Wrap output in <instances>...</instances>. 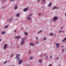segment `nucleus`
Here are the masks:
<instances>
[{
	"mask_svg": "<svg viewBox=\"0 0 66 66\" xmlns=\"http://www.w3.org/2000/svg\"><path fill=\"white\" fill-rule=\"evenodd\" d=\"M32 15V14H31L29 15L27 17V19L28 20H31V18L30 17Z\"/></svg>",
	"mask_w": 66,
	"mask_h": 66,
	"instance_id": "obj_1",
	"label": "nucleus"
},
{
	"mask_svg": "<svg viewBox=\"0 0 66 66\" xmlns=\"http://www.w3.org/2000/svg\"><path fill=\"white\" fill-rule=\"evenodd\" d=\"M26 38V37H24V38H23L22 39V42L21 43V45H22L24 43V39Z\"/></svg>",
	"mask_w": 66,
	"mask_h": 66,
	"instance_id": "obj_2",
	"label": "nucleus"
},
{
	"mask_svg": "<svg viewBox=\"0 0 66 66\" xmlns=\"http://www.w3.org/2000/svg\"><path fill=\"white\" fill-rule=\"evenodd\" d=\"M56 47L57 49H58L59 47H60V44L59 43H57L55 44Z\"/></svg>",
	"mask_w": 66,
	"mask_h": 66,
	"instance_id": "obj_3",
	"label": "nucleus"
},
{
	"mask_svg": "<svg viewBox=\"0 0 66 66\" xmlns=\"http://www.w3.org/2000/svg\"><path fill=\"white\" fill-rule=\"evenodd\" d=\"M22 62V60H20L18 62V64H19V65H20V64H21Z\"/></svg>",
	"mask_w": 66,
	"mask_h": 66,
	"instance_id": "obj_4",
	"label": "nucleus"
},
{
	"mask_svg": "<svg viewBox=\"0 0 66 66\" xmlns=\"http://www.w3.org/2000/svg\"><path fill=\"white\" fill-rule=\"evenodd\" d=\"M57 19V17L56 16L55 17L53 18V20L54 21H55V20H56Z\"/></svg>",
	"mask_w": 66,
	"mask_h": 66,
	"instance_id": "obj_5",
	"label": "nucleus"
},
{
	"mask_svg": "<svg viewBox=\"0 0 66 66\" xmlns=\"http://www.w3.org/2000/svg\"><path fill=\"white\" fill-rule=\"evenodd\" d=\"M20 55L19 54H17L16 55V56L15 57V58L16 59H17V58H18L19 57V56Z\"/></svg>",
	"mask_w": 66,
	"mask_h": 66,
	"instance_id": "obj_6",
	"label": "nucleus"
},
{
	"mask_svg": "<svg viewBox=\"0 0 66 66\" xmlns=\"http://www.w3.org/2000/svg\"><path fill=\"white\" fill-rule=\"evenodd\" d=\"M58 7H57L56 6H54V7L53 8V10H54V9H58Z\"/></svg>",
	"mask_w": 66,
	"mask_h": 66,
	"instance_id": "obj_7",
	"label": "nucleus"
},
{
	"mask_svg": "<svg viewBox=\"0 0 66 66\" xmlns=\"http://www.w3.org/2000/svg\"><path fill=\"white\" fill-rule=\"evenodd\" d=\"M28 10V8L24 9H23V11L24 12H26V11H27V10Z\"/></svg>",
	"mask_w": 66,
	"mask_h": 66,
	"instance_id": "obj_8",
	"label": "nucleus"
},
{
	"mask_svg": "<svg viewBox=\"0 0 66 66\" xmlns=\"http://www.w3.org/2000/svg\"><path fill=\"white\" fill-rule=\"evenodd\" d=\"M17 8V4H16L15 6V7L14 9L15 10H16Z\"/></svg>",
	"mask_w": 66,
	"mask_h": 66,
	"instance_id": "obj_9",
	"label": "nucleus"
},
{
	"mask_svg": "<svg viewBox=\"0 0 66 66\" xmlns=\"http://www.w3.org/2000/svg\"><path fill=\"white\" fill-rule=\"evenodd\" d=\"M15 38L16 39H19L20 38V36H16L15 37Z\"/></svg>",
	"mask_w": 66,
	"mask_h": 66,
	"instance_id": "obj_10",
	"label": "nucleus"
},
{
	"mask_svg": "<svg viewBox=\"0 0 66 66\" xmlns=\"http://www.w3.org/2000/svg\"><path fill=\"white\" fill-rule=\"evenodd\" d=\"M52 4V3H51V2H50L49 4L48 5V6L50 7V6Z\"/></svg>",
	"mask_w": 66,
	"mask_h": 66,
	"instance_id": "obj_11",
	"label": "nucleus"
},
{
	"mask_svg": "<svg viewBox=\"0 0 66 66\" xmlns=\"http://www.w3.org/2000/svg\"><path fill=\"white\" fill-rule=\"evenodd\" d=\"M7 47V45H6V44L4 46V49H6V48Z\"/></svg>",
	"mask_w": 66,
	"mask_h": 66,
	"instance_id": "obj_12",
	"label": "nucleus"
},
{
	"mask_svg": "<svg viewBox=\"0 0 66 66\" xmlns=\"http://www.w3.org/2000/svg\"><path fill=\"white\" fill-rule=\"evenodd\" d=\"M42 32V30H40L37 33V34H39V33H40L41 32Z\"/></svg>",
	"mask_w": 66,
	"mask_h": 66,
	"instance_id": "obj_13",
	"label": "nucleus"
},
{
	"mask_svg": "<svg viewBox=\"0 0 66 66\" xmlns=\"http://www.w3.org/2000/svg\"><path fill=\"white\" fill-rule=\"evenodd\" d=\"M39 63H41L42 62V60L41 59L39 60Z\"/></svg>",
	"mask_w": 66,
	"mask_h": 66,
	"instance_id": "obj_14",
	"label": "nucleus"
},
{
	"mask_svg": "<svg viewBox=\"0 0 66 66\" xmlns=\"http://www.w3.org/2000/svg\"><path fill=\"white\" fill-rule=\"evenodd\" d=\"M19 13H18L16 14V16L17 17H18L19 16Z\"/></svg>",
	"mask_w": 66,
	"mask_h": 66,
	"instance_id": "obj_15",
	"label": "nucleus"
},
{
	"mask_svg": "<svg viewBox=\"0 0 66 66\" xmlns=\"http://www.w3.org/2000/svg\"><path fill=\"white\" fill-rule=\"evenodd\" d=\"M65 40H66V38H65L63 40H62V42H63L65 41Z\"/></svg>",
	"mask_w": 66,
	"mask_h": 66,
	"instance_id": "obj_16",
	"label": "nucleus"
},
{
	"mask_svg": "<svg viewBox=\"0 0 66 66\" xmlns=\"http://www.w3.org/2000/svg\"><path fill=\"white\" fill-rule=\"evenodd\" d=\"M12 20H13V18H12L9 19V21H12Z\"/></svg>",
	"mask_w": 66,
	"mask_h": 66,
	"instance_id": "obj_17",
	"label": "nucleus"
},
{
	"mask_svg": "<svg viewBox=\"0 0 66 66\" xmlns=\"http://www.w3.org/2000/svg\"><path fill=\"white\" fill-rule=\"evenodd\" d=\"M30 46H34V44L32 43H31L30 44Z\"/></svg>",
	"mask_w": 66,
	"mask_h": 66,
	"instance_id": "obj_18",
	"label": "nucleus"
},
{
	"mask_svg": "<svg viewBox=\"0 0 66 66\" xmlns=\"http://www.w3.org/2000/svg\"><path fill=\"white\" fill-rule=\"evenodd\" d=\"M5 33V31H3V32H2V35L4 34Z\"/></svg>",
	"mask_w": 66,
	"mask_h": 66,
	"instance_id": "obj_19",
	"label": "nucleus"
},
{
	"mask_svg": "<svg viewBox=\"0 0 66 66\" xmlns=\"http://www.w3.org/2000/svg\"><path fill=\"white\" fill-rule=\"evenodd\" d=\"M53 35V33H51L50 34V35H51V36H52V35Z\"/></svg>",
	"mask_w": 66,
	"mask_h": 66,
	"instance_id": "obj_20",
	"label": "nucleus"
},
{
	"mask_svg": "<svg viewBox=\"0 0 66 66\" xmlns=\"http://www.w3.org/2000/svg\"><path fill=\"white\" fill-rule=\"evenodd\" d=\"M8 27V26L7 25L5 26V28H7Z\"/></svg>",
	"mask_w": 66,
	"mask_h": 66,
	"instance_id": "obj_21",
	"label": "nucleus"
},
{
	"mask_svg": "<svg viewBox=\"0 0 66 66\" xmlns=\"http://www.w3.org/2000/svg\"><path fill=\"white\" fill-rule=\"evenodd\" d=\"M45 40H46V37H44L43 39V40L44 41Z\"/></svg>",
	"mask_w": 66,
	"mask_h": 66,
	"instance_id": "obj_22",
	"label": "nucleus"
},
{
	"mask_svg": "<svg viewBox=\"0 0 66 66\" xmlns=\"http://www.w3.org/2000/svg\"><path fill=\"white\" fill-rule=\"evenodd\" d=\"M30 60H32L33 59V57H30Z\"/></svg>",
	"mask_w": 66,
	"mask_h": 66,
	"instance_id": "obj_23",
	"label": "nucleus"
},
{
	"mask_svg": "<svg viewBox=\"0 0 66 66\" xmlns=\"http://www.w3.org/2000/svg\"><path fill=\"white\" fill-rule=\"evenodd\" d=\"M20 60V58H18L17 59V61H18Z\"/></svg>",
	"mask_w": 66,
	"mask_h": 66,
	"instance_id": "obj_24",
	"label": "nucleus"
},
{
	"mask_svg": "<svg viewBox=\"0 0 66 66\" xmlns=\"http://www.w3.org/2000/svg\"><path fill=\"white\" fill-rule=\"evenodd\" d=\"M13 54H12L10 56V57H12L13 56Z\"/></svg>",
	"mask_w": 66,
	"mask_h": 66,
	"instance_id": "obj_25",
	"label": "nucleus"
},
{
	"mask_svg": "<svg viewBox=\"0 0 66 66\" xmlns=\"http://www.w3.org/2000/svg\"><path fill=\"white\" fill-rule=\"evenodd\" d=\"M25 34L26 35H28V33H27L26 32H25Z\"/></svg>",
	"mask_w": 66,
	"mask_h": 66,
	"instance_id": "obj_26",
	"label": "nucleus"
},
{
	"mask_svg": "<svg viewBox=\"0 0 66 66\" xmlns=\"http://www.w3.org/2000/svg\"><path fill=\"white\" fill-rule=\"evenodd\" d=\"M30 53H31V52L30 51V50H29V51L28 53L29 54Z\"/></svg>",
	"mask_w": 66,
	"mask_h": 66,
	"instance_id": "obj_27",
	"label": "nucleus"
},
{
	"mask_svg": "<svg viewBox=\"0 0 66 66\" xmlns=\"http://www.w3.org/2000/svg\"><path fill=\"white\" fill-rule=\"evenodd\" d=\"M48 56H46V57H45L46 59H48Z\"/></svg>",
	"mask_w": 66,
	"mask_h": 66,
	"instance_id": "obj_28",
	"label": "nucleus"
},
{
	"mask_svg": "<svg viewBox=\"0 0 66 66\" xmlns=\"http://www.w3.org/2000/svg\"><path fill=\"white\" fill-rule=\"evenodd\" d=\"M42 1H44V3H45V0H42Z\"/></svg>",
	"mask_w": 66,
	"mask_h": 66,
	"instance_id": "obj_29",
	"label": "nucleus"
},
{
	"mask_svg": "<svg viewBox=\"0 0 66 66\" xmlns=\"http://www.w3.org/2000/svg\"><path fill=\"white\" fill-rule=\"evenodd\" d=\"M64 51V49H62V52H63Z\"/></svg>",
	"mask_w": 66,
	"mask_h": 66,
	"instance_id": "obj_30",
	"label": "nucleus"
},
{
	"mask_svg": "<svg viewBox=\"0 0 66 66\" xmlns=\"http://www.w3.org/2000/svg\"><path fill=\"white\" fill-rule=\"evenodd\" d=\"M41 14H41V13H40L39 14V16H40Z\"/></svg>",
	"mask_w": 66,
	"mask_h": 66,
	"instance_id": "obj_31",
	"label": "nucleus"
},
{
	"mask_svg": "<svg viewBox=\"0 0 66 66\" xmlns=\"http://www.w3.org/2000/svg\"><path fill=\"white\" fill-rule=\"evenodd\" d=\"M59 32H62V30H60V31H59Z\"/></svg>",
	"mask_w": 66,
	"mask_h": 66,
	"instance_id": "obj_32",
	"label": "nucleus"
},
{
	"mask_svg": "<svg viewBox=\"0 0 66 66\" xmlns=\"http://www.w3.org/2000/svg\"><path fill=\"white\" fill-rule=\"evenodd\" d=\"M40 1V0H38V1H37V2H39Z\"/></svg>",
	"mask_w": 66,
	"mask_h": 66,
	"instance_id": "obj_33",
	"label": "nucleus"
},
{
	"mask_svg": "<svg viewBox=\"0 0 66 66\" xmlns=\"http://www.w3.org/2000/svg\"><path fill=\"white\" fill-rule=\"evenodd\" d=\"M7 62V61H6L5 62H4V64H5V63H6Z\"/></svg>",
	"mask_w": 66,
	"mask_h": 66,
	"instance_id": "obj_34",
	"label": "nucleus"
},
{
	"mask_svg": "<svg viewBox=\"0 0 66 66\" xmlns=\"http://www.w3.org/2000/svg\"><path fill=\"white\" fill-rule=\"evenodd\" d=\"M30 66V64H27V65H26V66Z\"/></svg>",
	"mask_w": 66,
	"mask_h": 66,
	"instance_id": "obj_35",
	"label": "nucleus"
},
{
	"mask_svg": "<svg viewBox=\"0 0 66 66\" xmlns=\"http://www.w3.org/2000/svg\"><path fill=\"white\" fill-rule=\"evenodd\" d=\"M38 37H37L36 38V39L37 40H38Z\"/></svg>",
	"mask_w": 66,
	"mask_h": 66,
	"instance_id": "obj_36",
	"label": "nucleus"
},
{
	"mask_svg": "<svg viewBox=\"0 0 66 66\" xmlns=\"http://www.w3.org/2000/svg\"><path fill=\"white\" fill-rule=\"evenodd\" d=\"M63 29V26H62V27H61V29Z\"/></svg>",
	"mask_w": 66,
	"mask_h": 66,
	"instance_id": "obj_37",
	"label": "nucleus"
},
{
	"mask_svg": "<svg viewBox=\"0 0 66 66\" xmlns=\"http://www.w3.org/2000/svg\"><path fill=\"white\" fill-rule=\"evenodd\" d=\"M48 66H52V65H51V64H49Z\"/></svg>",
	"mask_w": 66,
	"mask_h": 66,
	"instance_id": "obj_38",
	"label": "nucleus"
},
{
	"mask_svg": "<svg viewBox=\"0 0 66 66\" xmlns=\"http://www.w3.org/2000/svg\"><path fill=\"white\" fill-rule=\"evenodd\" d=\"M16 32V30H14V32Z\"/></svg>",
	"mask_w": 66,
	"mask_h": 66,
	"instance_id": "obj_39",
	"label": "nucleus"
},
{
	"mask_svg": "<svg viewBox=\"0 0 66 66\" xmlns=\"http://www.w3.org/2000/svg\"><path fill=\"white\" fill-rule=\"evenodd\" d=\"M38 42H37L36 43V44H37L38 43Z\"/></svg>",
	"mask_w": 66,
	"mask_h": 66,
	"instance_id": "obj_40",
	"label": "nucleus"
},
{
	"mask_svg": "<svg viewBox=\"0 0 66 66\" xmlns=\"http://www.w3.org/2000/svg\"><path fill=\"white\" fill-rule=\"evenodd\" d=\"M46 54H44V56H45L46 55Z\"/></svg>",
	"mask_w": 66,
	"mask_h": 66,
	"instance_id": "obj_41",
	"label": "nucleus"
},
{
	"mask_svg": "<svg viewBox=\"0 0 66 66\" xmlns=\"http://www.w3.org/2000/svg\"><path fill=\"white\" fill-rule=\"evenodd\" d=\"M50 57V58H52V56H51Z\"/></svg>",
	"mask_w": 66,
	"mask_h": 66,
	"instance_id": "obj_42",
	"label": "nucleus"
},
{
	"mask_svg": "<svg viewBox=\"0 0 66 66\" xmlns=\"http://www.w3.org/2000/svg\"><path fill=\"white\" fill-rule=\"evenodd\" d=\"M56 59H57V60H58V59H59V58H57Z\"/></svg>",
	"mask_w": 66,
	"mask_h": 66,
	"instance_id": "obj_43",
	"label": "nucleus"
},
{
	"mask_svg": "<svg viewBox=\"0 0 66 66\" xmlns=\"http://www.w3.org/2000/svg\"><path fill=\"white\" fill-rule=\"evenodd\" d=\"M42 9H44V7H42Z\"/></svg>",
	"mask_w": 66,
	"mask_h": 66,
	"instance_id": "obj_44",
	"label": "nucleus"
},
{
	"mask_svg": "<svg viewBox=\"0 0 66 66\" xmlns=\"http://www.w3.org/2000/svg\"><path fill=\"white\" fill-rule=\"evenodd\" d=\"M63 47H64V46H62L61 47V48H63Z\"/></svg>",
	"mask_w": 66,
	"mask_h": 66,
	"instance_id": "obj_45",
	"label": "nucleus"
},
{
	"mask_svg": "<svg viewBox=\"0 0 66 66\" xmlns=\"http://www.w3.org/2000/svg\"><path fill=\"white\" fill-rule=\"evenodd\" d=\"M65 16H66V13H65Z\"/></svg>",
	"mask_w": 66,
	"mask_h": 66,
	"instance_id": "obj_46",
	"label": "nucleus"
},
{
	"mask_svg": "<svg viewBox=\"0 0 66 66\" xmlns=\"http://www.w3.org/2000/svg\"><path fill=\"white\" fill-rule=\"evenodd\" d=\"M1 39H0V42H1Z\"/></svg>",
	"mask_w": 66,
	"mask_h": 66,
	"instance_id": "obj_47",
	"label": "nucleus"
},
{
	"mask_svg": "<svg viewBox=\"0 0 66 66\" xmlns=\"http://www.w3.org/2000/svg\"><path fill=\"white\" fill-rule=\"evenodd\" d=\"M4 7H3V8H2V9H4Z\"/></svg>",
	"mask_w": 66,
	"mask_h": 66,
	"instance_id": "obj_48",
	"label": "nucleus"
},
{
	"mask_svg": "<svg viewBox=\"0 0 66 66\" xmlns=\"http://www.w3.org/2000/svg\"><path fill=\"white\" fill-rule=\"evenodd\" d=\"M11 0V1H14V0Z\"/></svg>",
	"mask_w": 66,
	"mask_h": 66,
	"instance_id": "obj_49",
	"label": "nucleus"
},
{
	"mask_svg": "<svg viewBox=\"0 0 66 66\" xmlns=\"http://www.w3.org/2000/svg\"><path fill=\"white\" fill-rule=\"evenodd\" d=\"M41 56H42V55H41Z\"/></svg>",
	"mask_w": 66,
	"mask_h": 66,
	"instance_id": "obj_50",
	"label": "nucleus"
},
{
	"mask_svg": "<svg viewBox=\"0 0 66 66\" xmlns=\"http://www.w3.org/2000/svg\"><path fill=\"white\" fill-rule=\"evenodd\" d=\"M4 1H5V0H3Z\"/></svg>",
	"mask_w": 66,
	"mask_h": 66,
	"instance_id": "obj_51",
	"label": "nucleus"
},
{
	"mask_svg": "<svg viewBox=\"0 0 66 66\" xmlns=\"http://www.w3.org/2000/svg\"><path fill=\"white\" fill-rule=\"evenodd\" d=\"M65 50H66V48H65Z\"/></svg>",
	"mask_w": 66,
	"mask_h": 66,
	"instance_id": "obj_52",
	"label": "nucleus"
}]
</instances>
